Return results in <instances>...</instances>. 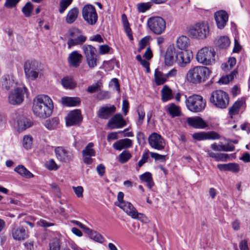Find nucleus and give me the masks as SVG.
Here are the masks:
<instances>
[{
    "instance_id": "412c9836",
    "label": "nucleus",
    "mask_w": 250,
    "mask_h": 250,
    "mask_svg": "<svg viewBox=\"0 0 250 250\" xmlns=\"http://www.w3.org/2000/svg\"><path fill=\"white\" fill-rule=\"evenodd\" d=\"M82 117L81 112L76 109L71 111L66 117V124L67 126H71L81 122Z\"/></svg>"
},
{
    "instance_id": "393cba45",
    "label": "nucleus",
    "mask_w": 250,
    "mask_h": 250,
    "mask_svg": "<svg viewBox=\"0 0 250 250\" xmlns=\"http://www.w3.org/2000/svg\"><path fill=\"white\" fill-rule=\"evenodd\" d=\"M132 141L127 138L119 140L115 142L113 145V147L117 150H121L131 146Z\"/></svg>"
},
{
    "instance_id": "aec40b11",
    "label": "nucleus",
    "mask_w": 250,
    "mask_h": 250,
    "mask_svg": "<svg viewBox=\"0 0 250 250\" xmlns=\"http://www.w3.org/2000/svg\"><path fill=\"white\" fill-rule=\"evenodd\" d=\"M192 137L198 141L205 140H217L220 137V135L214 131H209L208 132H199L193 134Z\"/></svg>"
},
{
    "instance_id": "69168bd1",
    "label": "nucleus",
    "mask_w": 250,
    "mask_h": 250,
    "mask_svg": "<svg viewBox=\"0 0 250 250\" xmlns=\"http://www.w3.org/2000/svg\"><path fill=\"white\" fill-rule=\"evenodd\" d=\"M229 157L228 154L225 153H217L215 160L217 161L225 162Z\"/></svg>"
},
{
    "instance_id": "052dcab7",
    "label": "nucleus",
    "mask_w": 250,
    "mask_h": 250,
    "mask_svg": "<svg viewBox=\"0 0 250 250\" xmlns=\"http://www.w3.org/2000/svg\"><path fill=\"white\" fill-rule=\"evenodd\" d=\"M147 42L148 39L146 37L142 38L139 42L138 51L141 52L146 47Z\"/></svg>"
},
{
    "instance_id": "423d86ee",
    "label": "nucleus",
    "mask_w": 250,
    "mask_h": 250,
    "mask_svg": "<svg viewBox=\"0 0 250 250\" xmlns=\"http://www.w3.org/2000/svg\"><path fill=\"white\" fill-rule=\"evenodd\" d=\"M186 104L187 108L193 112L203 111L206 105V100L199 95H193L188 97L186 101Z\"/></svg>"
},
{
    "instance_id": "79ce46f5",
    "label": "nucleus",
    "mask_w": 250,
    "mask_h": 250,
    "mask_svg": "<svg viewBox=\"0 0 250 250\" xmlns=\"http://www.w3.org/2000/svg\"><path fill=\"white\" fill-rule=\"evenodd\" d=\"M88 66L90 68L96 67L99 62L98 55L85 57Z\"/></svg>"
},
{
    "instance_id": "72a5a7b5",
    "label": "nucleus",
    "mask_w": 250,
    "mask_h": 250,
    "mask_svg": "<svg viewBox=\"0 0 250 250\" xmlns=\"http://www.w3.org/2000/svg\"><path fill=\"white\" fill-rule=\"evenodd\" d=\"M230 43L229 39L227 36L220 37L215 41V44L220 48H226Z\"/></svg>"
},
{
    "instance_id": "5fc2aeb1",
    "label": "nucleus",
    "mask_w": 250,
    "mask_h": 250,
    "mask_svg": "<svg viewBox=\"0 0 250 250\" xmlns=\"http://www.w3.org/2000/svg\"><path fill=\"white\" fill-rule=\"evenodd\" d=\"M149 151H147L146 152L143 153L141 159L138 162V167H136L137 170H139V168L142 167L143 165L147 161L149 158Z\"/></svg>"
},
{
    "instance_id": "de8ad7c7",
    "label": "nucleus",
    "mask_w": 250,
    "mask_h": 250,
    "mask_svg": "<svg viewBox=\"0 0 250 250\" xmlns=\"http://www.w3.org/2000/svg\"><path fill=\"white\" fill-rule=\"evenodd\" d=\"M33 144L32 137L30 135H25L23 138V146L26 149H30Z\"/></svg>"
},
{
    "instance_id": "c03bdc74",
    "label": "nucleus",
    "mask_w": 250,
    "mask_h": 250,
    "mask_svg": "<svg viewBox=\"0 0 250 250\" xmlns=\"http://www.w3.org/2000/svg\"><path fill=\"white\" fill-rule=\"evenodd\" d=\"M102 87V82L101 80H99L97 81L96 83L89 86L87 88V91L90 93H93L100 90Z\"/></svg>"
},
{
    "instance_id": "dca6fc26",
    "label": "nucleus",
    "mask_w": 250,
    "mask_h": 250,
    "mask_svg": "<svg viewBox=\"0 0 250 250\" xmlns=\"http://www.w3.org/2000/svg\"><path fill=\"white\" fill-rule=\"evenodd\" d=\"M192 56L191 52L187 50H184L176 53L175 56L176 61L180 66L184 67L190 62Z\"/></svg>"
},
{
    "instance_id": "09e8293b",
    "label": "nucleus",
    "mask_w": 250,
    "mask_h": 250,
    "mask_svg": "<svg viewBox=\"0 0 250 250\" xmlns=\"http://www.w3.org/2000/svg\"><path fill=\"white\" fill-rule=\"evenodd\" d=\"M168 110L172 117L178 116L180 114L179 107L174 104H170L168 108Z\"/></svg>"
},
{
    "instance_id": "c85d7f7f",
    "label": "nucleus",
    "mask_w": 250,
    "mask_h": 250,
    "mask_svg": "<svg viewBox=\"0 0 250 250\" xmlns=\"http://www.w3.org/2000/svg\"><path fill=\"white\" fill-rule=\"evenodd\" d=\"M86 233L89 236L90 239L93 241L103 244L105 240L104 238L99 232L93 230L89 228V231H87Z\"/></svg>"
},
{
    "instance_id": "473e14b6",
    "label": "nucleus",
    "mask_w": 250,
    "mask_h": 250,
    "mask_svg": "<svg viewBox=\"0 0 250 250\" xmlns=\"http://www.w3.org/2000/svg\"><path fill=\"white\" fill-rule=\"evenodd\" d=\"M161 95L163 102H166L173 98L172 90L167 85H165L162 89Z\"/></svg>"
},
{
    "instance_id": "37998d69",
    "label": "nucleus",
    "mask_w": 250,
    "mask_h": 250,
    "mask_svg": "<svg viewBox=\"0 0 250 250\" xmlns=\"http://www.w3.org/2000/svg\"><path fill=\"white\" fill-rule=\"evenodd\" d=\"M94 145L92 143H89L86 146L84 149L82 151L83 156H95L96 152L93 149Z\"/></svg>"
},
{
    "instance_id": "7ed1b4c3",
    "label": "nucleus",
    "mask_w": 250,
    "mask_h": 250,
    "mask_svg": "<svg viewBox=\"0 0 250 250\" xmlns=\"http://www.w3.org/2000/svg\"><path fill=\"white\" fill-rule=\"evenodd\" d=\"M229 97L228 94L222 90L213 91L209 98L210 103L215 107L225 109L229 104Z\"/></svg>"
},
{
    "instance_id": "20e7f679",
    "label": "nucleus",
    "mask_w": 250,
    "mask_h": 250,
    "mask_svg": "<svg viewBox=\"0 0 250 250\" xmlns=\"http://www.w3.org/2000/svg\"><path fill=\"white\" fill-rule=\"evenodd\" d=\"M188 34L192 38L204 40L209 34V28L207 23L198 22L189 28Z\"/></svg>"
},
{
    "instance_id": "4be33fe9",
    "label": "nucleus",
    "mask_w": 250,
    "mask_h": 250,
    "mask_svg": "<svg viewBox=\"0 0 250 250\" xmlns=\"http://www.w3.org/2000/svg\"><path fill=\"white\" fill-rule=\"evenodd\" d=\"M17 123L19 131L24 130L33 125V122L31 119L23 115H19L17 118Z\"/></svg>"
},
{
    "instance_id": "39448f33",
    "label": "nucleus",
    "mask_w": 250,
    "mask_h": 250,
    "mask_svg": "<svg viewBox=\"0 0 250 250\" xmlns=\"http://www.w3.org/2000/svg\"><path fill=\"white\" fill-rule=\"evenodd\" d=\"M216 52L211 46H205L200 49L196 55V60L200 63L210 65L215 62Z\"/></svg>"
},
{
    "instance_id": "2f4dec72",
    "label": "nucleus",
    "mask_w": 250,
    "mask_h": 250,
    "mask_svg": "<svg viewBox=\"0 0 250 250\" xmlns=\"http://www.w3.org/2000/svg\"><path fill=\"white\" fill-rule=\"evenodd\" d=\"M244 103L243 100H238L236 101L232 106L229 109V114L231 118H233L234 115L237 114L239 113L240 107L243 105Z\"/></svg>"
},
{
    "instance_id": "bb28decb",
    "label": "nucleus",
    "mask_w": 250,
    "mask_h": 250,
    "mask_svg": "<svg viewBox=\"0 0 250 250\" xmlns=\"http://www.w3.org/2000/svg\"><path fill=\"white\" fill-rule=\"evenodd\" d=\"M79 10L78 8L74 7L68 12L66 17L65 21L68 24L73 23L78 18Z\"/></svg>"
},
{
    "instance_id": "8fccbe9b",
    "label": "nucleus",
    "mask_w": 250,
    "mask_h": 250,
    "mask_svg": "<svg viewBox=\"0 0 250 250\" xmlns=\"http://www.w3.org/2000/svg\"><path fill=\"white\" fill-rule=\"evenodd\" d=\"M33 5L30 2H27L22 8V11L26 17L31 16Z\"/></svg>"
},
{
    "instance_id": "ea45409f",
    "label": "nucleus",
    "mask_w": 250,
    "mask_h": 250,
    "mask_svg": "<svg viewBox=\"0 0 250 250\" xmlns=\"http://www.w3.org/2000/svg\"><path fill=\"white\" fill-rule=\"evenodd\" d=\"M237 73V70L235 69L229 75L222 77L219 80L218 83L220 84H227L229 83V81H232L234 77L236 76Z\"/></svg>"
},
{
    "instance_id": "2eb2a0df",
    "label": "nucleus",
    "mask_w": 250,
    "mask_h": 250,
    "mask_svg": "<svg viewBox=\"0 0 250 250\" xmlns=\"http://www.w3.org/2000/svg\"><path fill=\"white\" fill-rule=\"evenodd\" d=\"M24 72L27 77L34 80L38 78L39 70L35 62H26L24 64Z\"/></svg>"
},
{
    "instance_id": "774afa93",
    "label": "nucleus",
    "mask_w": 250,
    "mask_h": 250,
    "mask_svg": "<svg viewBox=\"0 0 250 250\" xmlns=\"http://www.w3.org/2000/svg\"><path fill=\"white\" fill-rule=\"evenodd\" d=\"M97 171L100 176H103L105 174V167L103 164H100L97 166Z\"/></svg>"
},
{
    "instance_id": "a18cd8bd",
    "label": "nucleus",
    "mask_w": 250,
    "mask_h": 250,
    "mask_svg": "<svg viewBox=\"0 0 250 250\" xmlns=\"http://www.w3.org/2000/svg\"><path fill=\"white\" fill-rule=\"evenodd\" d=\"M131 157L132 155L128 151H124L119 155V161L122 164H124L127 162Z\"/></svg>"
},
{
    "instance_id": "a19ab883",
    "label": "nucleus",
    "mask_w": 250,
    "mask_h": 250,
    "mask_svg": "<svg viewBox=\"0 0 250 250\" xmlns=\"http://www.w3.org/2000/svg\"><path fill=\"white\" fill-rule=\"evenodd\" d=\"M59 124V120L57 118H54L47 120L45 123V126L49 130L56 128Z\"/></svg>"
},
{
    "instance_id": "338daca9",
    "label": "nucleus",
    "mask_w": 250,
    "mask_h": 250,
    "mask_svg": "<svg viewBox=\"0 0 250 250\" xmlns=\"http://www.w3.org/2000/svg\"><path fill=\"white\" fill-rule=\"evenodd\" d=\"M138 114L139 116V119L138 120V125H141L143 123V120L145 116V112L143 110H138Z\"/></svg>"
},
{
    "instance_id": "cd10ccee",
    "label": "nucleus",
    "mask_w": 250,
    "mask_h": 250,
    "mask_svg": "<svg viewBox=\"0 0 250 250\" xmlns=\"http://www.w3.org/2000/svg\"><path fill=\"white\" fill-rule=\"evenodd\" d=\"M166 74H164L158 69H156L154 71V80L157 85H160L165 83L167 81Z\"/></svg>"
},
{
    "instance_id": "6e6552de",
    "label": "nucleus",
    "mask_w": 250,
    "mask_h": 250,
    "mask_svg": "<svg viewBox=\"0 0 250 250\" xmlns=\"http://www.w3.org/2000/svg\"><path fill=\"white\" fill-rule=\"evenodd\" d=\"M56 157L61 162L67 163L72 161L74 157L71 149L63 146H57L54 149Z\"/></svg>"
},
{
    "instance_id": "58836bf2",
    "label": "nucleus",
    "mask_w": 250,
    "mask_h": 250,
    "mask_svg": "<svg viewBox=\"0 0 250 250\" xmlns=\"http://www.w3.org/2000/svg\"><path fill=\"white\" fill-rule=\"evenodd\" d=\"M4 80L2 85L7 90L12 87L15 88V86H17V83L14 82L13 77L9 75L4 76Z\"/></svg>"
},
{
    "instance_id": "c756f323",
    "label": "nucleus",
    "mask_w": 250,
    "mask_h": 250,
    "mask_svg": "<svg viewBox=\"0 0 250 250\" xmlns=\"http://www.w3.org/2000/svg\"><path fill=\"white\" fill-rule=\"evenodd\" d=\"M81 101L77 97H63L62 99V104L66 106H75L80 104Z\"/></svg>"
},
{
    "instance_id": "4c0bfd02",
    "label": "nucleus",
    "mask_w": 250,
    "mask_h": 250,
    "mask_svg": "<svg viewBox=\"0 0 250 250\" xmlns=\"http://www.w3.org/2000/svg\"><path fill=\"white\" fill-rule=\"evenodd\" d=\"M82 49L85 57L97 55L96 49L91 45L84 44Z\"/></svg>"
},
{
    "instance_id": "49530a36",
    "label": "nucleus",
    "mask_w": 250,
    "mask_h": 250,
    "mask_svg": "<svg viewBox=\"0 0 250 250\" xmlns=\"http://www.w3.org/2000/svg\"><path fill=\"white\" fill-rule=\"evenodd\" d=\"M236 59L234 57H230L227 63L222 64V68L225 71L230 69L236 64Z\"/></svg>"
},
{
    "instance_id": "603ef678",
    "label": "nucleus",
    "mask_w": 250,
    "mask_h": 250,
    "mask_svg": "<svg viewBox=\"0 0 250 250\" xmlns=\"http://www.w3.org/2000/svg\"><path fill=\"white\" fill-rule=\"evenodd\" d=\"M73 0H62L60 2V9L59 12L61 14L63 13L68 6L71 4Z\"/></svg>"
},
{
    "instance_id": "3c124183",
    "label": "nucleus",
    "mask_w": 250,
    "mask_h": 250,
    "mask_svg": "<svg viewBox=\"0 0 250 250\" xmlns=\"http://www.w3.org/2000/svg\"><path fill=\"white\" fill-rule=\"evenodd\" d=\"M151 6L150 2H142L138 4L137 9L139 12L144 13L149 10Z\"/></svg>"
},
{
    "instance_id": "f03ea898",
    "label": "nucleus",
    "mask_w": 250,
    "mask_h": 250,
    "mask_svg": "<svg viewBox=\"0 0 250 250\" xmlns=\"http://www.w3.org/2000/svg\"><path fill=\"white\" fill-rule=\"evenodd\" d=\"M210 70L206 66H195L189 70L187 80L193 83H199L205 82L210 76Z\"/></svg>"
},
{
    "instance_id": "e2e57ef3",
    "label": "nucleus",
    "mask_w": 250,
    "mask_h": 250,
    "mask_svg": "<svg viewBox=\"0 0 250 250\" xmlns=\"http://www.w3.org/2000/svg\"><path fill=\"white\" fill-rule=\"evenodd\" d=\"M110 50V47L106 45H102L99 46V52L100 54L104 55L108 53Z\"/></svg>"
},
{
    "instance_id": "e433bc0d",
    "label": "nucleus",
    "mask_w": 250,
    "mask_h": 250,
    "mask_svg": "<svg viewBox=\"0 0 250 250\" xmlns=\"http://www.w3.org/2000/svg\"><path fill=\"white\" fill-rule=\"evenodd\" d=\"M140 179L146 183V185L149 188H151L154 185L152 174L149 172H146L140 176Z\"/></svg>"
},
{
    "instance_id": "ddd939ff",
    "label": "nucleus",
    "mask_w": 250,
    "mask_h": 250,
    "mask_svg": "<svg viewBox=\"0 0 250 250\" xmlns=\"http://www.w3.org/2000/svg\"><path fill=\"white\" fill-rule=\"evenodd\" d=\"M69 36L71 38L67 42L68 47L69 48L72 46L83 44L86 40V37L82 35L80 30L78 28L70 30Z\"/></svg>"
},
{
    "instance_id": "0eeeda50",
    "label": "nucleus",
    "mask_w": 250,
    "mask_h": 250,
    "mask_svg": "<svg viewBox=\"0 0 250 250\" xmlns=\"http://www.w3.org/2000/svg\"><path fill=\"white\" fill-rule=\"evenodd\" d=\"M147 24L149 29L156 35H160L166 30V21L161 17L149 18L147 20Z\"/></svg>"
},
{
    "instance_id": "a878e982",
    "label": "nucleus",
    "mask_w": 250,
    "mask_h": 250,
    "mask_svg": "<svg viewBox=\"0 0 250 250\" xmlns=\"http://www.w3.org/2000/svg\"><path fill=\"white\" fill-rule=\"evenodd\" d=\"M177 52L173 45H170L167 49L165 55V63L167 65H171L173 63L174 56L176 55Z\"/></svg>"
},
{
    "instance_id": "b1692460",
    "label": "nucleus",
    "mask_w": 250,
    "mask_h": 250,
    "mask_svg": "<svg viewBox=\"0 0 250 250\" xmlns=\"http://www.w3.org/2000/svg\"><path fill=\"white\" fill-rule=\"evenodd\" d=\"M82 58V55L81 54L76 51H73L69 54L68 58L69 64L74 67H78L81 62Z\"/></svg>"
},
{
    "instance_id": "c9c22d12",
    "label": "nucleus",
    "mask_w": 250,
    "mask_h": 250,
    "mask_svg": "<svg viewBox=\"0 0 250 250\" xmlns=\"http://www.w3.org/2000/svg\"><path fill=\"white\" fill-rule=\"evenodd\" d=\"M176 44L178 48L184 50L189 44V39L186 36H182L177 39Z\"/></svg>"
},
{
    "instance_id": "4468645a",
    "label": "nucleus",
    "mask_w": 250,
    "mask_h": 250,
    "mask_svg": "<svg viewBox=\"0 0 250 250\" xmlns=\"http://www.w3.org/2000/svg\"><path fill=\"white\" fill-rule=\"evenodd\" d=\"M148 141L150 146L156 150H162L165 146L164 139L157 133H151L148 137Z\"/></svg>"
},
{
    "instance_id": "1a4fd4ad",
    "label": "nucleus",
    "mask_w": 250,
    "mask_h": 250,
    "mask_svg": "<svg viewBox=\"0 0 250 250\" xmlns=\"http://www.w3.org/2000/svg\"><path fill=\"white\" fill-rule=\"evenodd\" d=\"M27 89L24 86H17L8 96L9 103L13 105L21 104L24 100V94Z\"/></svg>"
},
{
    "instance_id": "6ab92c4d",
    "label": "nucleus",
    "mask_w": 250,
    "mask_h": 250,
    "mask_svg": "<svg viewBox=\"0 0 250 250\" xmlns=\"http://www.w3.org/2000/svg\"><path fill=\"white\" fill-rule=\"evenodd\" d=\"M214 18L217 27L222 29L226 25L229 16L225 11L219 10L214 13Z\"/></svg>"
},
{
    "instance_id": "6e6d98bb",
    "label": "nucleus",
    "mask_w": 250,
    "mask_h": 250,
    "mask_svg": "<svg viewBox=\"0 0 250 250\" xmlns=\"http://www.w3.org/2000/svg\"><path fill=\"white\" fill-rule=\"evenodd\" d=\"M21 0H5L4 6L6 8H13L16 7Z\"/></svg>"
},
{
    "instance_id": "9d476101",
    "label": "nucleus",
    "mask_w": 250,
    "mask_h": 250,
    "mask_svg": "<svg viewBox=\"0 0 250 250\" xmlns=\"http://www.w3.org/2000/svg\"><path fill=\"white\" fill-rule=\"evenodd\" d=\"M116 206L122 208L126 213L132 218L144 221L146 216L142 213H139L131 203L125 201L120 204H116Z\"/></svg>"
},
{
    "instance_id": "bf43d9fd",
    "label": "nucleus",
    "mask_w": 250,
    "mask_h": 250,
    "mask_svg": "<svg viewBox=\"0 0 250 250\" xmlns=\"http://www.w3.org/2000/svg\"><path fill=\"white\" fill-rule=\"evenodd\" d=\"M72 188L77 197H83V188L82 186L73 187Z\"/></svg>"
},
{
    "instance_id": "f8f14e48",
    "label": "nucleus",
    "mask_w": 250,
    "mask_h": 250,
    "mask_svg": "<svg viewBox=\"0 0 250 250\" xmlns=\"http://www.w3.org/2000/svg\"><path fill=\"white\" fill-rule=\"evenodd\" d=\"M11 233L13 238L16 241H24L29 237L28 229L22 226L14 224L11 227Z\"/></svg>"
},
{
    "instance_id": "5701e85b",
    "label": "nucleus",
    "mask_w": 250,
    "mask_h": 250,
    "mask_svg": "<svg viewBox=\"0 0 250 250\" xmlns=\"http://www.w3.org/2000/svg\"><path fill=\"white\" fill-rule=\"evenodd\" d=\"M187 122L189 126L196 128H204L208 126L207 123L200 117L188 118Z\"/></svg>"
},
{
    "instance_id": "f257e3e1",
    "label": "nucleus",
    "mask_w": 250,
    "mask_h": 250,
    "mask_svg": "<svg viewBox=\"0 0 250 250\" xmlns=\"http://www.w3.org/2000/svg\"><path fill=\"white\" fill-rule=\"evenodd\" d=\"M53 108V101L46 95H39L33 100V113L40 118L45 119L50 117L52 114Z\"/></svg>"
},
{
    "instance_id": "f704fd0d",
    "label": "nucleus",
    "mask_w": 250,
    "mask_h": 250,
    "mask_svg": "<svg viewBox=\"0 0 250 250\" xmlns=\"http://www.w3.org/2000/svg\"><path fill=\"white\" fill-rule=\"evenodd\" d=\"M62 85L66 89H73L76 86L77 83L73 79L69 77H65L61 80Z\"/></svg>"
},
{
    "instance_id": "13d9d810",
    "label": "nucleus",
    "mask_w": 250,
    "mask_h": 250,
    "mask_svg": "<svg viewBox=\"0 0 250 250\" xmlns=\"http://www.w3.org/2000/svg\"><path fill=\"white\" fill-rule=\"evenodd\" d=\"M228 170L234 173H237L240 170V167L238 164L236 163H229Z\"/></svg>"
},
{
    "instance_id": "a211bd4d",
    "label": "nucleus",
    "mask_w": 250,
    "mask_h": 250,
    "mask_svg": "<svg viewBox=\"0 0 250 250\" xmlns=\"http://www.w3.org/2000/svg\"><path fill=\"white\" fill-rule=\"evenodd\" d=\"M108 126L111 129L121 128L126 125L125 121L120 113L116 114L108 122Z\"/></svg>"
},
{
    "instance_id": "864d4df0",
    "label": "nucleus",
    "mask_w": 250,
    "mask_h": 250,
    "mask_svg": "<svg viewBox=\"0 0 250 250\" xmlns=\"http://www.w3.org/2000/svg\"><path fill=\"white\" fill-rule=\"evenodd\" d=\"M60 240L55 238L50 242L49 250H60Z\"/></svg>"
},
{
    "instance_id": "f3484780",
    "label": "nucleus",
    "mask_w": 250,
    "mask_h": 250,
    "mask_svg": "<svg viewBox=\"0 0 250 250\" xmlns=\"http://www.w3.org/2000/svg\"><path fill=\"white\" fill-rule=\"evenodd\" d=\"M116 110V108L114 105H105L99 108L97 114L99 118L106 120L110 117Z\"/></svg>"
},
{
    "instance_id": "680f3d73",
    "label": "nucleus",
    "mask_w": 250,
    "mask_h": 250,
    "mask_svg": "<svg viewBox=\"0 0 250 250\" xmlns=\"http://www.w3.org/2000/svg\"><path fill=\"white\" fill-rule=\"evenodd\" d=\"M36 224L38 226L43 228H47L54 226V224L48 222L46 220L43 219H40V220L37 222Z\"/></svg>"
},
{
    "instance_id": "4d7b16f0",
    "label": "nucleus",
    "mask_w": 250,
    "mask_h": 250,
    "mask_svg": "<svg viewBox=\"0 0 250 250\" xmlns=\"http://www.w3.org/2000/svg\"><path fill=\"white\" fill-rule=\"evenodd\" d=\"M97 97L99 100L108 99L110 97V94L107 91H101L97 94Z\"/></svg>"
},
{
    "instance_id": "7c9ffc66",
    "label": "nucleus",
    "mask_w": 250,
    "mask_h": 250,
    "mask_svg": "<svg viewBox=\"0 0 250 250\" xmlns=\"http://www.w3.org/2000/svg\"><path fill=\"white\" fill-rule=\"evenodd\" d=\"M14 170L21 176L26 178H30L34 176V175L31 172L28 170L24 166L21 165L16 167Z\"/></svg>"
},
{
    "instance_id": "9b49d317",
    "label": "nucleus",
    "mask_w": 250,
    "mask_h": 250,
    "mask_svg": "<svg viewBox=\"0 0 250 250\" xmlns=\"http://www.w3.org/2000/svg\"><path fill=\"white\" fill-rule=\"evenodd\" d=\"M82 16L84 21L89 25H94L98 20V15L95 8L91 4H86L82 9Z\"/></svg>"
},
{
    "instance_id": "0e129e2a",
    "label": "nucleus",
    "mask_w": 250,
    "mask_h": 250,
    "mask_svg": "<svg viewBox=\"0 0 250 250\" xmlns=\"http://www.w3.org/2000/svg\"><path fill=\"white\" fill-rule=\"evenodd\" d=\"M46 167L49 170H56L59 167L53 159H50L46 164Z\"/></svg>"
}]
</instances>
